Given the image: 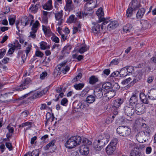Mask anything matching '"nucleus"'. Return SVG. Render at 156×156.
<instances>
[{
    "instance_id": "nucleus-21",
    "label": "nucleus",
    "mask_w": 156,
    "mask_h": 156,
    "mask_svg": "<svg viewBox=\"0 0 156 156\" xmlns=\"http://www.w3.org/2000/svg\"><path fill=\"white\" fill-rule=\"evenodd\" d=\"M115 149V146H112L108 145L106 148V152L108 154L111 155L113 154Z\"/></svg>"
},
{
    "instance_id": "nucleus-63",
    "label": "nucleus",
    "mask_w": 156,
    "mask_h": 156,
    "mask_svg": "<svg viewBox=\"0 0 156 156\" xmlns=\"http://www.w3.org/2000/svg\"><path fill=\"white\" fill-rule=\"evenodd\" d=\"M7 129H8L9 133H12L13 132L14 129L13 127L8 126L7 127Z\"/></svg>"
},
{
    "instance_id": "nucleus-22",
    "label": "nucleus",
    "mask_w": 156,
    "mask_h": 156,
    "mask_svg": "<svg viewBox=\"0 0 156 156\" xmlns=\"http://www.w3.org/2000/svg\"><path fill=\"white\" fill-rule=\"evenodd\" d=\"M31 49V46L28 45V46L26 48L25 52L26 53V56L24 54L22 56V59L23 62V63H24L26 60V58H27L28 54L29 53L30 50Z\"/></svg>"
},
{
    "instance_id": "nucleus-19",
    "label": "nucleus",
    "mask_w": 156,
    "mask_h": 156,
    "mask_svg": "<svg viewBox=\"0 0 156 156\" xmlns=\"http://www.w3.org/2000/svg\"><path fill=\"white\" fill-rule=\"evenodd\" d=\"M107 19L109 21L108 22H110V23L109 24L107 27V29L109 30H110L114 29L118 26V23L116 21H114L110 22L108 19Z\"/></svg>"
},
{
    "instance_id": "nucleus-29",
    "label": "nucleus",
    "mask_w": 156,
    "mask_h": 156,
    "mask_svg": "<svg viewBox=\"0 0 156 156\" xmlns=\"http://www.w3.org/2000/svg\"><path fill=\"white\" fill-rule=\"evenodd\" d=\"M101 26L99 24H96L92 28V32L94 33H97L100 31Z\"/></svg>"
},
{
    "instance_id": "nucleus-26",
    "label": "nucleus",
    "mask_w": 156,
    "mask_h": 156,
    "mask_svg": "<svg viewBox=\"0 0 156 156\" xmlns=\"http://www.w3.org/2000/svg\"><path fill=\"white\" fill-rule=\"evenodd\" d=\"M145 12V9L144 8H141L138 11L136 15L137 18H141L144 16Z\"/></svg>"
},
{
    "instance_id": "nucleus-64",
    "label": "nucleus",
    "mask_w": 156,
    "mask_h": 156,
    "mask_svg": "<svg viewBox=\"0 0 156 156\" xmlns=\"http://www.w3.org/2000/svg\"><path fill=\"white\" fill-rule=\"evenodd\" d=\"M69 69V67L66 66L62 70V72L64 74H66V73Z\"/></svg>"
},
{
    "instance_id": "nucleus-52",
    "label": "nucleus",
    "mask_w": 156,
    "mask_h": 156,
    "mask_svg": "<svg viewBox=\"0 0 156 156\" xmlns=\"http://www.w3.org/2000/svg\"><path fill=\"white\" fill-rule=\"evenodd\" d=\"M6 52V50L2 48L0 50V58H1L3 57L5 55Z\"/></svg>"
},
{
    "instance_id": "nucleus-62",
    "label": "nucleus",
    "mask_w": 156,
    "mask_h": 156,
    "mask_svg": "<svg viewBox=\"0 0 156 156\" xmlns=\"http://www.w3.org/2000/svg\"><path fill=\"white\" fill-rule=\"evenodd\" d=\"M5 146L9 150H12V147L11 143H6Z\"/></svg>"
},
{
    "instance_id": "nucleus-15",
    "label": "nucleus",
    "mask_w": 156,
    "mask_h": 156,
    "mask_svg": "<svg viewBox=\"0 0 156 156\" xmlns=\"http://www.w3.org/2000/svg\"><path fill=\"white\" fill-rule=\"evenodd\" d=\"M129 6L133 9L134 10L139 8L141 6L140 2L137 0H132Z\"/></svg>"
},
{
    "instance_id": "nucleus-56",
    "label": "nucleus",
    "mask_w": 156,
    "mask_h": 156,
    "mask_svg": "<svg viewBox=\"0 0 156 156\" xmlns=\"http://www.w3.org/2000/svg\"><path fill=\"white\" fill-rule=\"evenodd\" d=\"M131 78L130 77L127 78L122 82V83L123 85H126L130 81Z\"/></svg>"
},
{
    "instance_id": "nucleus-24",
    "label": "nucleus",
    "mask_w": 156,
    "mask_h": 156,
    "mask_svg": "<svg viewBox=\"0 0 156 156\" xmlns=\"http://www.w3.org/2000/svg\"><path fill=\"white\" fill-rule=\"evenodd\" d=\"M140 98L142 102L145 104H148L149 101L147 96L145 94L142 93H141L140 94Z\"/></svg>"
},
{
    "instance_id": "nucleus-27",
    "label": "nucleus",
    "mask_w": 156,
    "mask_h": 156,
    "mask_svg": "<svg viewBox=\"0 0 156 156\" xmlns=\"http://www.w3.org/2000/svg\"><path fill=\"white\" fill-rule=\"evenodd\" d=\"M42 29L44 34L46 35L50 36L51 34V31L50 27L42 25Z\"/></svg>"
},
{
    "instance_id": "nucleus-31",
    "label": "nucleus",
    "mask_w": 156,
    "mask_h": 156,
    "mask_svg": "<svg viewBox=\"0 0 156 156\" xmlns=\"http://www.w3.org/2000/svg\"><path fill=\"white\" fill-rule=\"evenodd\" d=\"M77 18L75 17V16L74 15H71L68 19L67 22L68 23H75L76 21Z\"/></svg>"
},
{
    "instance_id": "nucleus-30",
    "label": "nucleus",
    "mask_w": 156,
    "mask_h": 156,
    "mask_svg": "<svg viewBox=\"0 0 156 156\" xmlns=\"http://www.w3.org/2000/svg\"><path fill=\"white\" fill-rule=\"evenodd\" d=\"M141 153L137 150H136L135 149L132 150L130 153L129 156H141Z\"/></svg>"
},
{
    "instance_id": "nucleus-48",
    "label": "nucleus",
    "mask_w": 156,
    "mask_h": 156,
    "mask_svg": "<svg viewBox=\"0 0 156 156\" xmlns=\"http://www.w3.org/2000/svg\"><path fill=\"white\" fill-rule=\"evenodd\" d=\"M114 118V115L112 116V118L110 117H108L105 121V122L107 124H110L112 122Z\"/></svg>"
},
{
    "instance_id": "nucleus-45",
    "label": "nucleus",
    "mask_w": 156,
    "mask_h": 156,
    "mask_svg": "<svg viewBox=\"0 0 156 156\" xmlns=\"http://www.w3.org/2000/svg\"><path fill=\"white\" fill-rule=\"evenodd\" d=\"M21 45L16 41L14 43V45L12 47L14 48L15 50H18L21 48Z\"/></svg>"
},
{
    "instance_id": "nucleus-49",
    "label": "nucleus",
    "mask_w": 156,
    "mask_h": 156,
    "mask_svg": "<svg viewBox=\"0 0 156 156\" xmlns=\"http://www.w3.org/2000/svg\"><path fill=\"white\" fill-rule=\"evenodd\" d=\"M35 55L40 58H42L44 55V54L40 51L37 50L36 51Z\"/></svg>"
},
{
    "instance_id": "nucleus-61",
    "label": "nucleus",
    "mask_w": 156,
    "mask_h": 156,
    "mask_svg": "<svg viewBox=\"0 0 156 156\" xmlns=\"http://www.w3.org/2000/svg\"><path fill=\"white\" fill-rule=\"evenodd\" d=\"M71 49V47L70 45H67L64 47L63 49V51H69Z\"/></svg>"
},
{
    "instance_id": "nucleus-35",
    "label": "nucleus",
    "mask_w": 156,
    "mask_h": 156,
    "mask_svg": "<svg viewBox=\"0 0 156 156\" xmlns=\"http://www.w3.org/2000/svg\"><path fill=\"white\" fill-rule=\"evenodd\" d=\"M89 49V46H87L86 45H84L82 46L79 50L78 52L80 54H83Z\"/></svg>"
},
{
    "instance_id": "nucleus-16",
    "label": "nucleus",
    "mask_w": 156,
    "mask_h": 156,
    "mask_svg": "<svg viewBox=\"0 0 156 156\" xmlns=\"http://www.w3.org/2000/svg\"><path fill=\"white\" fill-rule=\"evenodd\" d=\"M140 23L142 26V28L143 30H146L151 27V24L147 21L144 20H142L140 21Z\"/></svg>"
},
{
    "instance_id": "nucleus-2",
    "label": "nucleus",
    "mask_w": 156,
    "mask_h": 156,
    "mask_svg": "<svg viewBox=\"0 0 156 156\" xmlns=\"http://www.w3.org/2000/svg\"><path fill=\"white\" fill-rule=\"evenodd\" d=\"M123 102V99L121 98H117L113 101L112 110L113 111V113L114 115H116L118 114V110Z\"/></svg>"
},
{
    "instance_id": "nucleus-34",
    "label": "nucleus",
    "mask_w": 156,
    "mask_h": 156,
    "mask_svg": "<svg viewBox=\"0 0 156 156\" xmlns=\"http://www.w3.org/2000/svg\"><path fill=\"white\" fill-rule=\"evenodd\" d=\"M39 26V23L38 21L36 20L35 22L33 24L31 28L32 31H34V32H37L38 27Z\"/></svg>"
},
{
    "instance_id": "nucleus-47",
    "label": "nucleus",
    "mask_w": 156,
    "mask_h": 156,
    "mask_svg": "<svg viewBox=\"0 0 156 156\" xmlns=\"http://www.w3.org/2000/svg\"><path fill=\"white\" fill-rule=\"evenodd\" d=\"M118 142V140L117 138L114 139L112 140L109 145L112 146H115Z\"/></svg>"
},
{
    "instance_id": "nucleus-3",
    "label": "nucleus",
    "mask_w": 156,
    "mask_h": 156,
    "mask_svg": "<svg viewBox=\"0 0 156 156\" xmlns=\"http://www.w3.org/2000/svg\"><path fill=\"white\" fill-rule=\"evenodd\" d=\"M117 133L123 136H127L131 133V129L127 126H121L116 129Z\"/></svg>"
},
{
    "instance_id": "nucleus-58",
    "label": "nucleus",
    "mask_w": 156,
    "mask_h": 156,
    "mask_svg": "<svg viewBox=\"0 0 156 156\" xmlns=\"http://www.w3.org/2000/svg\"><path fill=\"white\" fill-rule=\"evenodd\" d=\"M52 40L53 41H54L55 43H58L59 41V40L58 38L57 37L55 36H54L51 38Z\"/></svg>"
},
{
    "instance_id": "nucleus-18",
    "label": "nucleus",
    "mask_w": 156,
    "mask_h": 156,
    "mask_svg": "<svg viewBox=\"0 0 156 156\" xmlns=\"http://www.w3.org/2000/svg\"><path fill=\"white\" fill-rule=\"evenodd\" d=\"M109 135L108 134H103L99 136V139L103 141L104 143L107 144L109 139Z\"/></svg>"
},
{
    "instance_id": "nucleus-25",
    "label": "nucleus",
    "mask_w": 156,
    "mask_h": 156,
    "mask_svg": "<svg viewBox=\"0 0 156 156\" xmlns=\"http://www.w3.org/2000/svg\"><path fill=\"white\" fill-rule=\"evenodd\" d=\"M39 5H40L38 4H37L35 5H32L29 9V11L33 13H36Z\"/></svg>"
},
{
    "instance_id": "nucleus-43",
    "label": "nucleus",
    "mask_w": 156,
    "mask_h": 156,
    "mask_svg": "<svg viewBox=\"0 0 156 156\" xmlns=\"http://www.w3.org/2000/svg\"><path fill=\"white\" fill-rule=\"evenodd\" d=\"M91 5V7L92 8H95L96 7L97 0H90L89 2L86 5Z\"/></svg>"
},
{
    "instance_id": "nucleus-5",
    "label": "nucleus",
    "mask_w": 156,
    "mask_h": 156,
    "mask_svg": "<svg viewBox=\"0 0 156 156\" xmlns=\"http://www.w3.org/2000/svg\"><path fill=\"white\" fill-rule=\"evenodd\" d=\"M54 14L56 20V22L57 23V25L58 26L62 25L63 22H64L63 11L61 10L60 11L54 13Z\"/></svg>"
},
{
    "instance_id": "nucleus-23",
    "label": "nucleus",
    "mask_w": 156,
    "mask_h": 156,
    "mask_svg": "<svg viewBox=\"0 0 156 156\" xmlns=\"http://www.w3.org/2000/svg\"><path fill=\"white\" fill-rule=\"evenodd\" d=\"M79 151L81 153H83L84 154H87L88 153L89 148L86 145H83L80 147Z\"/></svg>"
},
{
    "instance_id": "nucleus-42",
    "label": "nucleus",
    "mask_w": 156,
    "mask_h": 156,
    "mask_svg": "<svg viewBox=\"0 0 156 156\" xmlns=\"http://www.w3.org/2000/svg\"><path fill=\"white\" fill-rule=\"evenodd\" d=\"M126 67L128 75H130L134 72V68L133 66H128Z\"/></svg>"
},
{
    "instance_id": "nucleus-28",
    "label": "nucleus",
    "mask_w": 156,
    "mask_h": 156,
    "mask_svg": "<svg viewBox=\"0 0 156 156\" xmlns=\"http://www.w3.org/2000/svg\"><path fill=\"white\" fill-rule=\"evenodd\" d=\"M150 95L148 96V97L150 99H156V90H154L151 91L149 93Z\"/></svg>"
},
{
    "instance_id": "nucleus-9",
    "label": "nucleus",
    "mask_w": 156,
    "mask_h": 156,
    "mask_svg": "<svg viewBox=\"0 0 156 156\" xmlns=\"http://www.w3.org/2000/svg\"><path fill=\"white\" fill-rule=\"evenodd\" d=\"M106 144L101 140L99 139L93 144V147L96 150L99 151Z\"/></svg>"
},
{
    "instance_id": "nucleus-14",
    "label": "nucleus",
    "mask_w": 156,
    "mask_h": 156,
    "mask_svg": "<svg viewBox=\"0 0 156 156\" xmlns=\"http://www.w3.org/2000/svg\"><path fill=\"white\" fill-rule=\"evenodd\" d=\"M48 90V89L46 88L43 90L42 91H37L35 92L33 95V97L34 98H39L46 93Z\"/></svg>"
},
{
    "instance_id": "nucleus-51",
    "label": "nucleus",
    "mask_w": 156,
    "mask_h": 156,
    "mask_svg": "<svg viewBox=\"0 0 156 156\" xmlns=\"http://www.w3.org/2000/svg\"><path fill=\"white\" fill-rule=\"evenodd\" d=\"M55 142V140H53L51 141L49 144L47 145L46 147L47 149L49 148L50 147L53 146Z\"/></svg>"
},
{
    "instance_id": "nucleus-4",
    "label": "nucleus",
    "mask_w": 156,
    "mask_h": 156,
    "mask_svg": "<svg viewBox=\"0 0 156 156\" xmlns=\"http://www.w3.org/2000/svg\"><path fill=\"white\" fill-rule=\"evenodd\" d=\"M102 9L100 8L96 12V14L98 16H100L99 19V23L103 22L102 25L101 27V29L102 30L103 28V25L108 23V21L107 19H105L104 17H102L101 16H103L104 15V12L102 10Z\"/></svg>"
},
{
    "instance_id": "nucleus-12",
    "label": "nucleus",
    "mask_w": 156,
    "mask_h": 156,
    "mask_svg": "<svg viewBox=\"0 0 156 156\" xmlns=\"http://www.w3.org/2000/svg\"><path fill=\"white\" fill-rule=\"evenodd\" d=\"M74 8V6L73 4L72 1L71 0H67L64 7L65 10L70 11L73 10Z\"/></svg>"
},
{
    "instance_id": "nucleus-6",
    "label": "nucleus",
    "mask_w": 156,
    "mask_h": 156,
    "mask_svg": "<svg viewBox=\"0 0 156 156\" xmlns=\"http://www.w3.org/2000/svg\"><path fill=\"white\" fill-rule=\"evenodd\" d=\"M149 134V132L142 131L139 132L136 136V138L139 142L143 143L146 141V135Z\"/></svg>"
},
{
    "instance_id": "nucleus-37",
    "label": "nucleus",
    "mask_w": 156,
    "mask_h": 156,
    "mask_svg": "<svg viewBox=\"0 0 156 156\" xmlns=\"http://www.w3.org/2000/svg\"><path fill=\"white\" fill-rule=\"evenodd\" d=\"M40 48L42 50H45L50 48V46L47 45V43L45 42L42 41L40 43Z\"/></svg>"
},
{
    "instance_id": "nucleus-53",
    "label": "nucleus",
    "mask_w": 156,
    "mask_h": 156,
    "mask_svg": "<svg viewBox=\"0 0 156 156\" xmlns=\"http://www.w3.org/2000/svg\"><path fill=\"white\" fill-rule=\"evenodd\" d=\"M47 73L46 72H42L40 75V78L41 80H44L47 77Z\"/></svg>"
},
{
    "instance_id": "nucleus-50",
    "label": "nucleus",
    "mask_w": 156,
    "mask_h": 156,
    "mask_svg": "<svg viewBox=\"0 0 156 156\" xmlns=\"http://www.w3.org/2000/svg\"><path fill=\"white\" fill-rule=\"evenodd\" d=\"M15 19L13 17H12L11 16H9V23L10 25H13L14 24L15 22Z\"/></svg>"
},
{
    "instance_id": "nucleus-38",
    "label": "nucleus",
    "mask_w": 156,
    "mask_h": 156,
    "mask_svg": "<svg viewBox=\"0 0 156 156\" xmlns=\"http://www.w3.org/2000/svg\"><path fill=\"white\" fill-rule=\"evenodd\" d=\"M133 30V28L131 25L129 24H127L126 27H123V31L126 33H128Z\"/></svg>"
},
{
    "instance_id": "nucleus-20",
    "label": "nucleus",
    "mask_w": 156,
    "mask_h": 156,
    "mask_svg": "<svg viewBox=\"0 0 156 156\" xmlns=\"http://www.w3.org/2000/svg\"><path fill=\"white\" fill-rule=\"evenodd\" d=\"M29 19L26 16L22 17L21 19V27L23 28L28 24Z\"/></svg>"
},
{
    "instance_id": "nucleus-13",
    "label": "nucleus",
    "mask_w": 156,
    "mask_h": 156,
    "mask_svg": "<svg viewBox=\"0 0 156 156\" xmlns=\"http://www.w3.org/2000/svg\"><path fill=\"white\" fill-rule=\"evenodd\" d=\"M129 105H134L135 104H139L138 103V96L136 93H133L129 99Z\"/></svg>"
},
{
    "instance_id": "nucleus-60",
    "label": "nucleus",
    "mask_w": 156,
    "mask_h": 156,
    "mask_svg": "<svg viewBox=\"0 0 156 156\" xmlns=\"http://www.w3.org/2000/svg\"><path fill=\"white\" fill-rule=\"evenodd\" d=\"M46 4L51 9H52V4L51 0H49Z\"/></svg>"
},
{
    "instance_id": "nucleus-33",
    "label": "nucleus",
    "mask_w": 156,
    "mask_h": 156,
    "mask_svg": "<svg viewBox=\"0 0 156 156\" xmlns=\"http://www.w3.org/2000/svg\"><path fill=\"white\" fill-rule=\"evenodd\" d=\"M39 153L36 150H34L32 152L29 151L25 154L24 156H39Z\"/></svg>"
},
{
    "instance_id": "nucleus-55",
    "label": "nucleus",
    "mask_w": 156,
    "mask_h": 156,
    "mask_svg": "<svg viewBox=\"0 0 156 156\" xmlns=\"http://www.w3.org/2000/svg\"><path fill=\"white\" fill-rule=\"evenodd\" d=\"M68 102V101L67 99L66 98H64L61 101V103L62 105L66 106Z\"/></svg>"
},
{
    "instance_id": "nucleus-40",
    "label": "nucleus",
    "mask_w": 156,
    "mask_h": 156,
    "mask_svg": "<svg viewBox=\"0 0 156 156\" xmlns=\"http://www.w3.org/2000/svg\"><path fill=\"white\" fill-rule=\"evenodd\" d=\"M112 87V85L110 82H107L104 83L102 86V89L104 90L109 89Z\"/></svg>"
},
{
    "instance_id": "nucleus-59",
    "label": "nucleus",
    "mask_w": 156,
    "mask_h": 156,
    "mask_svg": "<svg viewBox=\"0 0 156 156\" xmlns=\"http://www.w3.org/2000/svg\"><path fill=\"white\" fill-rule=\"evenodd\" d=\"M119 63L118 62V59H113L112 61H111L110 64V65H117Z\"/></svg>"
},
{
    "instance_id": "nucleus-17",
    "label": "nucleus",
    "mask_w": 156,
    "mask_h": 156,
    "mask_svg": "<svg viewBox=\"0 0 156 156\" xmlns=\"http://www.w3.org/2000/svg\"><path fill=\"white\" fill-rule=\"evenodd\" d=\"M115 92L114 90H110L107 92H105L104 94V97H105L106 99H108V100L113 98L115 94Z\"/></svg>"
},
{
    "instance_id": "nucleus-57",
    "label": "nucleus",
    "mask_w": 156,
    "mask_h": 156,
    "mask_svg": "<svg viewBox=\"0 0 156 156\" xmlns=\"http://www.w3.org/2000/svg\"><path fill=\"white\" fill-rule=\"evenodd\" d=\"M112 88L113 90L115 91V90L119 89L120 88V86L118 83H115L112 86Z\"/></svg>"
},
{
    "instance_id": "nucleus-54",
    "label": "nucleus",
    "mask_w": 156,
    "mask_h": 156,
    "mask_svg": "<svg viewBox=\"0 0 156 156\" xmlns=\"http://www.w3.org/2000/svg\"><path fill=\"white\" fill-rule=\"evenodd\" d=\"M31 122H26L25 123H23L21 125H20V127L21 126H22V127H23L25 126H28L30 128L31 127Z\"/></svg>"
},
{
    "instance_id": "nucleus-10",
    "label": "nucleus",
    "mask_w": 156,
    "mask_h": 156,
    "mask_svg": "<svg viewBox=\"0 0 156 156\" xmlns=\"http://www.w3.org/2000/svg\"><path fill=\"white\" fill-rule=\"evenodd\" d=\"M105 92L104 89L101 88H97L96 89L95 91H94V94L96 98H100L102 97H104V95L103 94Z\"/></svg>"
},
{
    "instance_id": "nucleus-44",
    "label": "nucleus",
    "mask_w": 156,
    "mask_h": 156,
    "mask_svg": "<svg viewBox=\"0 0 156 156\" xmlns=\"http://www.w3.org/2000/svg\"><path fill=\"white\" fill-rule=\"evenodd\" d=\"M141 78V77L139 76V74L136 75V76L134 77L133 80L131 82V84H134L138 82Z\"/></svg>"
},
{
    "instance_id": "nucleus-39",
    "label": "nucleus",
    "mask_w": 156,
    "mask_h": 156,
    "mask_svg": "<svg viewBox=\"0 0 156 156\" xmlns=\"http://www.w3.org/2000/svg\"><path fill=\"white\" fill-rule=\"evenodd\" d=\"M95 100V98L91 95H89L86 98V101L88 103L91 104Z\"/></svg>"
},
{
    "instance_id": "nucleus-32",
    "label": "nucleus",
    "mask_w": 156,
    "mask_h": 156,
    "mask_svg": "<svg viewBox=\"0 0 156 156\" xmlns=\"http://www.w3.org/2000/svg\"><path fill=\"white\" fill-rule=\"evenodd\" d=\"M126 67H124L122 68L119 72L120 77H123L128 75V73L126 72Z\"/></svg>"
},
{
    "instance_id": "nucleus-1",
    "label": "nucleus",
    "mask_w": 156,
    "mask_h": 156,
    "mask_svg": "<svg viewBox=\"0 0 156 156\" xmlns=\"http://www.w3.org/2000/svg\"><path fill=\"white\" fill-rule=\"evenodd\" d=\"M81 137L78 136H72L69 138L65 144V146L68 148H73L80 144Z\"/></svg>"
},
{
    "instance_id": "nucleus-7",
    "label": "nucleus",
    "mask_w": 156,
    "mask_h": 156,
    "mask_svg": "<svg viewBox=\"0 0 156 156\" xmlns=\"http://www.w3.org/2000/svg\"><path fill=\"white\" fill-rule=\"evenodd\" d=\"M30 78H26L23 81L21 85L15 88L16 91H20L23 90L28 87V85L30 82Z\"/></svg>"
},
{
    "instance_id": "nucleus-46",
    "label": "nucleus",
    "mask_w": 156,
    "mask_h": 156,
    "mask_svg": "<svg viewBox=\"0 0 156 156\" xmlns=\"http://www.w3.org/2000/svg\"><path fill=\"white\" fill-rule=\"evenodd\" d=\"M84 84L83 83H80L74 85V87L77 90H80L83 87Z\"/></svg>"
},
{
    "instance_id": "nucleus-11",
    "label": "nucleus",
    "mask_w": 156,
    "mask_h": 156,
    "mask_svg": "<svg viewBox=\"0 0 156 156\" xmlns=\"http://www.w3.org/2000/svg\"><path fill=\"white\" fill-rule=\"evenodd\" d=\"M135 112L138 115L143 114L145 112V107L140 104H137L135 105Z\"/></svg>"
},
{
    "instance_id": "nucleus-8",
    "label": "nucleus",
    "mask_w": 156,
    "mask_h": 156,
    "mask_svg": "<svg viewBox=\"0 0 156 156\" xmlns=\"http://www.w3.org/2000/svg\"><path fill=\"white\" fill-rule=\"evenodd\" d=\"M124 110L125 114L129 116H132L134 114L135 111L133 106L131 105H129L125 106Z\"/></svg>"
},
{
    "instance_id": "nucleus-41",
    "label": "nucleus",
    "mask_w": 156,
    "mask_h": 156,
    "mask_svg": "<svg viewBox=\"0 0 156 156\" xmlns=\"http://www.w3.org/2000/svg\"><path fill=\"white\" fill-rule=\"evenodd\" d=\"M133 9V8L129 6L126 11V16L127 17L132 16Z\"/></svg>"
},
{
    "instance_id": "nucleus-36",
    "label": "nucleus",
    "mask_w": 156,
    "mask_h": 156,
    "mask_svg": "<svg viewBox=\"0 0 156 156\" xmlns=\"http://www.w3.org/2000/svg\"><path fill=\"white\" fill-rule=\"evenodd\" d=\"M98 79L94 76H92L89 78V83L91 84H93L98 82Z\"/></svg>"
}]
</instances>
